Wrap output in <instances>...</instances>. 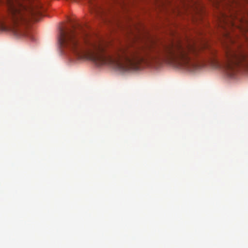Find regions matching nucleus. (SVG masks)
<instances>
[{"instance_id":"0eeeda50","label":"nucleus","mask_w":248,"mask_h":248,"mask_svg":"<svg viewBox=\"0 0 248 248\" xmlns=\"http://www.w3.org/2000/svg\"><path fill=\"white\" fill-rule=\"evenodd\" d=\"M87 1H88V2L90 4H91L92 3V0H87Z\"/></svg>"},{"instance_id":"f03ea898","label":"nucleus","mask_w":248,"mask_h":248,"mask_svg":"<svg viewBox=\"0 0 248 248\" xmlns=\"http://www.w3.org/2000/svg\"><path fill=\"white\" fill-rule=\"evenodd\" d=\"M58 40L61 47L69 50L76 59L93 60V31L89 25L76 23L71 28H61Z\"/></svg>"},{"instance_id":"20e7f679","label":"nucleus","mask_w":248,"mask_h":248,"mask_svg":"<svg viewBox=\"0 0 248 248\" xmlns=\"http://www.w3.org/2000/svg\"><path fill=\"white\" fill-rule=\"evenodd\" d=\"M221 26H222V29L224 30L223 36L226 41H228L230 43H232L233 41L229 31L226 29L225 25L222 24Z\"/></svg>"},{"instance_id":"423d86ee","label":"nucleus","mask_w":248,"mask_h":248,"mask_svg":"<svg viewBox=\"0 0 248 248\" xmlns=\"http://www.w3.org/2000/svg\"><path fill=\"white\" fill-rule=\"evenodd\" d=\"M0 29L2 31H5L8 30V27L2 21H0Z\"/></svg>"},{"instance_id":"39448f33","label":"nucleus","mask_w":248,"mask_h":248,"mask_svg":"<svg viewBox=\"0 0 248 248\" xmlns=\"http://www.w3.org/2000/svg\"><path fill=\"white\" fill-rule=\"evenodd\" d=\"M14 31L17 34L22 36H27V33L25 31H20L17 29H13Z\"/></svg>"},{"instance_id":"f257e3e1","label":"nucleus","mask_w":248,"mask_h":248,"mask_svg":"<svg viewBox=\"0 0 248 248\" xmlns=\"http://www.w3.org/2000/svg\"><path fill=\"white\" fill-rule=\"evenodd\" d=\"M94 42V64H108L114 68L128 71L138 70L141 62L161 60L173 63L180 68L191 71V41L180 40L159 44L150 41L140 46H121L113 54L101 49L96 52Z\"/></svg>"},{"instance_id":"7ed1b4c3","label":"nucleus","mask_w":248,"mask_h":248,"mask_svg":"<svg viewBox=\"0 0 248 248\" xmlns=\"http://www.w3.org/2000/svg\"><path fill=\"white\" fill-rule=\"evenodd\" d=\"M7 9L8 18L15 26L26 24L31 19L35 21L39 20L41 15L39 9L41 5L32 4L26 7L19 0H5Z\"/></svg>"}]
</instances>
